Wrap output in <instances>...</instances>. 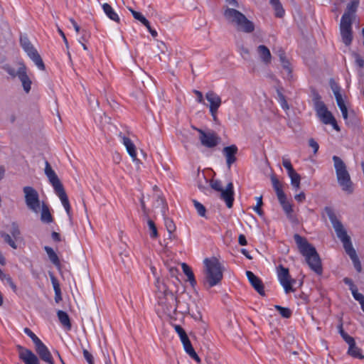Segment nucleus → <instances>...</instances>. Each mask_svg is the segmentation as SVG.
Listing matches in <instances>:
<instances>
[{"label": "nucleus", "mask_w": 364, "mask_h": 364, "mask_svg": "<svg viewBox=\"0 0 364 364\" xmlns=\"http://www.w3.org/2000/svg\"><path fill=\"white\" fill-rule=\"evenodd\" d=\"M181 267L183 273L187 276L188 281L191 283L192 287H194L196 284V281L195 279V277L191 267L186 263L181 264Z\"/></svg>", "instance_id": "obj_29"}, {"label": "nucleus", "mask_w": 364, "mask_h": 364, "mask_svg": "<svg viewBox=\"0 0 364 364\" xmlns=\"http://www.w3.org/2000/svg\"><path fill=\"white\" fill-rule=\"evenodd\" d=\"M288 176L291 179V186L296 190L299 189L300 188V181H301L300 175L294 171L291 173H289L288 174Z\"/></svg>", "instance_id": "obj_33"}, {"label": "nucleus", "mask_w": 364, "mask_h": 364, "mask_svg": "<svg viewBox=\"0 0 364 364\" xmlns=\"http://www.w3.org/2000/svg\"><path fill=\"white\" fill-rule=\"evenodd\" d=\"M282 65L283 68L287 71V74L290 75L291 73V68L290 63L289 62V60L287 59L286 60L282 62Z\"/></svg>", "instance_id": "obj_55"}, {"label": "nucleus", "mask_w": 364, "mask_h": 364, "mask_svg": "<svg viewBox=\"0 0 364 364\" xmlns=\"http://www.w3.org/2000/svg\"><path fill=\"white\" fill-rule=\"evenodd\" d=\"M332 159L338 184L343 191L351 193L353 192V184L345 163L337 156H333Z\"/></svg>", "instance_id": "obj_7"}, {"label": "nucleus", "mask_w": 364, "mask_h": 364, "mask_svg": "<svg viewBox=\"0 0 364 364\" xmlns=\"http://www.w3.org/2000/svg\"><path fill=\"white\" fill-rule=\"evenodd\" d=\"M0 279L3 282H6L9 286L12 289V290L14 291V292H16L17 291V287L16 285L14 283L11 277L9 275V274H6L5 273H4L1 269H0Z\"/></svg>", "instance_id": "obj_34"}, {"label": "nucleus", "mask_w": 364, "mask_h": 364, "mask_svg": "<svg viewBox=\"0 0 364 364\" xmlns=\"http://www.w3.org/2000/svg\"><path fill=\"white\" fill-rule=\"evenodd\" d=\"M315 108L318 117L320 118V119L322 121L323 124H331L336 130H339V127L337 125L336 119H334L331 113L329 111H328L323 102H316Z\"/></svg>", "instance_id": "obj_12"}, {"label": "nucleus", "mask_w": 364, "mask_h": 364, "mask_svg": "<svg viewBox=\"0 0 364 364\" xmlns=\"http://www.w3.org/2000/svg\"><path fill=\"white\" fill-rule=\"evenodd\" d=\"M351 293L353 298L358 301L360 304L364 302V296L362 294L358 292L357 288L352 291Z\"/></svg>", "instance_id": "obj_49"}, {"label": "nucleus", "mask_w": 364, "mask_h": 364, "mask_svg": "<svg viewBox=\"0 0 364 364\" xmlns=\"http://www.w3.org/2000/svg\"><path fill=\"white\" fill-rule=\"evenodd\" d=\"M83 356L89 364H94L93 356L87 350H83Z\"/></svg>", "instance_id": "obj_51"}, {"label": "nucleus", "mask_w": 364, "mask_h": 364, "mask_svg": "<svg viewBox=\"0 0 364 364\" xmlns=\"http://www.w3.org/2000/svg\"><path fill=\"white\" fill-rule=\"evenodd\" d=\"M158 202L160 203V204H161L162 207H161V213H162V215L164 216L166 215V210L167 209V205L166 203V201L164 200V198H159V200H158Z\"/></svg>", "instance_id": "obj_56"}, {"label": "nucleus", "mask_w": 364, "mask_h": 364, "mask_svg": "<svg viewBox=\"0 0 364 364\" xmlns=\"http://www.w3.org/2000/svg\"><path fill=\"white\" fill-rule=\"evenodd\" d=\"M203 180H204L205 184L203 185L200 183H198V186L200 190H201L205 193H207V192L209 191V189L208 188V185H209V181L204 176H203Z\"/></svg>", "instance_id": "obj_50"}, {"label": "nucleus", "mask_w": 364, "mask_h": 364, "mask_svg": "<svg viewBox=\"0 0 364 364\" xmlns=\"http://www.w3.org/2000/svg\"><path fill=\"white\" fill-rule=\"evenodd\" d=\"M82 36L79 38L78 42L79 43H82V41L87 42L90 37V33L88 31H87L86 30H82Z\"/></svg>", "instance_id": "obj_53"}, {"label": "nucleus", "mask_w": 364, "mask_h": 364, "mask_svg": "<svg viewBox=\"0 0 364 364\" xmlns=\"http://www.w3.org/2000/svg\"><path fill=\"white\" fill-rule=\"evenodd\" d=\"M294 198L296 201L299 202V203H301L303 201L305 200L306 199V196H305V193L304 192H301L299 194H296L295 196H294Z\"/></svg>", "instance_id": "obj_61"}, {"label": "nucleus", "mask_w": 364, "mask_h": 364, "mask_svg": "<svg viewBox=\"0 0 364 364\" xmlns=\"http://www.w3.org/2000/svg\"><path fill=\"white\" fill-rule=\"evenodd\" d=\"M9 231H10L11 235L12 236V237L14 240H18V238L20 237V235H21V231H20L19 228L16 223H13L11 224Z\"/></svg>", "instance_id": "obj_39"}, {"label": "nucleus", "mask_w": 364, "mask_h": 364, "mask_svg": "<svg viewBox=\"0 0 364 364\" xmlns=\"http://www.w3.org/2000/svg\"><path fill=\"white\" fill-rule=\"evenodd\" d=\"M19 358L25 364H41L40 360L31 350L18 346Z\"/></svg>", "instance_id": "obj_14"}, {"label": "nucleus", "mask_w": 364, "mask_h": 364, "mask_svg": "<svg viewBox=\"0 0 364 364\" xmlns=\"http://www.w3.org/2000/svg\"><path fill=\"white\" fill-rule=\"evenodd\" d=\"M325 211L335 230L337 237L342 242L346 252L351 259L355 269L358 272H360L362 271L360 262L355 249L353 247L350 237L348 235L343 224L337 219L333 210L331 208L326 207L325 208Z\"/></svg>", "instance_id": "obj_1"}, {"label": "nucleus", "mask_w": 364, "mask_h": 364, "mask_svg": "<svg viewBox=\"0 0 364 364\" xmlns=\"http://www.w3.org/2000/svg\"><path fill=\"white\" fill-rule=\"evenodd\" d=\"M275 11H276V16L278 17H282L284 14V10L282 8V6L281 4H278L276 6H273Z\"/></svg>", "instance_id": "obj_54"}, {"label": "nucleus", "mask_w": 364, "mask_h": 364, "mask_svg": "<svg viewBox=\"0 0 364 364\" xmlns=\"http://www.w3.org/2000/svg\"><path fill=\"white\" fill-rule=\"evenodd\" d=\"M309 145L313 149L314 153L316 154L319 148L318 144L314 139H310L309 140Z\"/></svg>", "instance_id": "obj_52"}, {"label": "nucleus", "mask_w": 364, "mask_h": 364, "mask_svg": "<svg viewBox=\"0 0 364 364\" xmlns=\"http://www.w3.org/2000/svg\"><path fill=\"white\" fill-rule=\"evenodd\" d=\"M262 205V197L261 196L260 197H257V204L253 208V209L259 215H262V213H263L262 210H261Z\"/></svg>", "instance_id": "obj_48"}, {"label": "nucleus", "mask_w": 364, "mask_h": 364, "mask_svg": "<svg viewBox=\"0 0 364 364\" xmlns=\"http://www.w3.org/2000/svg\"><path fill=\"white\" fill-rule=\"evenodd\" d=\"M354 56H355V60L356 64L360 68H363L364 66L363 59L358 54H354Z\"/></svg>", "instance_id": "obj_59"}, {"label": "nucleus", "mask_w": 364, "mask_h": 364, "mask_svg": "<svg viewBox=\"0 0 364 364\" xmlns=\"http://www.w3.org/2000/svg\"><path fill=\"white\" fill-rule=\"evenodd\" d=\"M203 284L206 288H211L219 284L223 277V267L219 260L212 257L203 260Z\"/></svg>", "instance_id": "obj_3"}, {"label": "nucleus", "mask_w": 364, "mask_h": 364, "mask_svg": "<svg viewBox=\"0 0 364 364\" xmlns=\"http://www.w3.org/2000/svg\"><path fill=\"white\" fill-rule=\"evenodd\" d=\"M44 250L46 252L48 257L50 261L56 267H60V262L58 258V256L53 250L52 247L48 246H45Z\"/></svg>", "instance_id": "obj_28"}, {"label": "nucleus", "mask_w": 364, "mask_h": 364, "mask_svg": "<svg viewBox=\"0 0 364 364\" xmlns=\"http://www.w3.org/2000/svg\"><path fill=\"white\" fill-rule=\"evenodd\" d=\"M50 280H51V283H52L54 291H58L61 290L59 282L57 279V278L51 273H50Z\"/></svg>", "instance_id": "obj_47"}, {"label": "nucleus", "mask_w": 364, "mask_h": 364, "mask_svg": "<svg viewBox=\"0 0 364 364\" xmlns=\"http://www.w3.org/2000/svg\"><path fill=\"white\" fill-rule=\"evenodd\" d=\"M343 282L349 286L350 290L351 291L356 289V287L354 285L353 281L350 279L346 277L344 278Z\"/></svg>", "instance_id": "obj_58"}, {"label": "nucleus", "mask_w": 364, "mask_h": 364, "mask_svg": "<svg viewBox=\"0 0 364 364\" xmlns=\"http://www.w3.org/2000/svg\"><path fill=\"white\" fill-rule=\"evenodd\" d=\"M41 220L44 223H51L53 222V217L50 214L49 207L42 202L41 206Z\"/></svg>", "instance_id": "obj_25"}, {"label": "nucleus", "mask_w": 364, "mask_h": 364, "mask_svg": "<svg viewBox=\"0 0 364 364\" xmlns=\"http://www.w3.org/2000/svg\"><path fill=\"white\" fill-rule=\"evenodd\" d=\"M174 328H175V331L177 332V333L178 334V336H180L181 335H183V333H185V331L183 330V328L179 326V325H175L174 326Z\"/></svg>", "instance_id": "obj_64"}, {"label": "nucleus", "mask_w": 364, "mask_h": 364, "mask_svg": "<svg viewBox=\"0 0 364 364\" xmlns=\"http://www.w3.org/2000/svg\"><path fill=\"white\" fill-rule=\"evenodd\" d=\"M164 224L169 234H171L175 231L176 226L171 219L164 217Z\"/></svg>", "instance_id": "obj_41"}, {"label": "nucleus", "mask_w": 364, "mask_h": 364, "mask_svg": "<svg viewBox=\"0 0 364 364\" xmlns=\"http://www.w3.org/2000/svg\"><path fill=\"white\" fill-rule=\"evenodd\" d=\"M102 9L105 14L107 16V17H109L111 20L115 22H119V17L118 14L115 12V11L109 4H103Z\"/></svg>", "instance_id": "obj_26"}, {"label": "nucleus", "mask_w": 364, "mask_h": 364, "mask_svg": "<svg viewBox=\"0 0 364 364\" xmlns=\"http://www.w3.org/2000/svg\"><path fill=\"white\" fill-rule=\"evenodd\" d=\"M257 53L261 60L265 63L269 64L271 62L272 55L267 47L261 45L257 47Z\"/></svg>", "instance_id": "obj_24"}, {"label": "nucleus", "mask_w": 364, "mask_h": 364, "mask_svg": "<svg viewBox=\"0 0 364 364\" xmlns=\"http://www.w3.org/2000/svg\"><path fill=\"white\" fill-rule=\"evenodd\" d=\"M282 165L287 170L288 174L289 173H291V172L295 171L294 169V168H293V166L291 165V161H290V160L289 159L283 157L282 158Z\"/></svg>", "instance_id": "obj_43"}, {"label": "nucleus", "mask_w": 364, "mask_h": 364, "mask_svg": "<svg viewBox=\"0 0 364 364\" xmlns=\"http://www.w3.org/2000/svg\"><path fill=\"white\" fill-rule=\"evenodd\" d=\"M238 242L240 245H247V240L244 235H239Z\"/></svg>", "instance_id": "obj_63"}, {"label": "nucleus", "mask_w": 364, "mask_h": 364, "mask_svg": "<svg viewBox=\"0 0 364 364\" xmlns=\"http://www.w3.org/2000/svg\"><path fill=\"white\" fill-rule=\"evenodd\" d=\"M239 50L242 58L244 59H247L249 56V50L243 46H241L240 47Z\"/></svg>", "instance_id": "obj_57"}, {"label": "nucleus", "mask_w": 364, "mask_h": 364, "mask_svg": "<svg viewBox=\"0 0 364 364\" xmlns=\"http://www.w3.org/2000/svg\"><path fill=\"white\" fill-rule=\"evenodd\" d=\"M3 69L12 77L18 76V68L15 69L9 64H6L3 66Z\"/></svg>", "instance_id": "obj_38"}, {"label": "nucleus", "mask_w": 364, "mask_h": 364, "mask_svg": "<svg viewBox=\"0 0 364 364\" xmlns=\"http://www.w3.org/2000/svg\"><path fill=\"white\" fill-rule=\"evenodd\" d=\"M277 277L286 294L295 291L292 286L296 283V280L291 278L287 268L279 265L277 269Z\"/></svg>", "instance_id": "obj_11"}, {"label": "nucleus", "mask_w": 364, "mask_h": 364, "mask_svg": "<svg viewBox=\"0 0 364 364\" xmlns=\"http://www.w3.org/2000/svg\"><path fill=\"white\" fill-rule=\"evenodd\" d=\"M20 44L28 56L33 60L38 69L45 70V65L36 49L26 36H21Z\"/></svg>", "instance_id": "obj_10"}, {"label": "nucleus", "mask_w": 364, "mask_h": 364, "mask_svg": "<svg viewBox=\"0 0 364 364\" xmlns=\"http://www.w3.org/2000/svg\"><path fill=\"white\" fill-rule=\"evenodd\" d=\"M179 337L181 338V341L183 345H186L190 342V340L186 333H183V335H181Z\"/></svg>", "instance_id": "obj_62"}, {"label": "nucleus", "mask_w": 364, "mask_h": 364, "mask_svg": "<svg viewBox=\"0 0 364 364\" xmlns=\"http://www.w3.org/2000/svg\"><path fill=\"white\" fill-rule=\"evenodd\" d=\"M278 98H279V100H278L279 102L281 107H282V109L284 110L289 109V105L285 99V97L280 92H278Z\"/></svg>", "instance_id": "obj_44"}, {"label": "nucleus", "mask_w": 364, "mask_h": 364, "mask_svg": "<svg viewBox=\"0 0 364 364\" xmlns=\"http://www.w3.org/2000/svg\"><path fill=\"white\" fill-rule=\"evenodd\" d=\"M275 309L279 311L280 315L284 318H288L291 316L292 311L289 308L282 307V306L276 305Z\"/></svg>", "instance_id": "obj_37"}, {"label": "nucleus", "mask_w": 364, "mask_h": 364, "mask_svg": "<svg viewBox=\"0 0 364 364\" xmlns=\"http://www.w3.org/2000/svg\"><path fill=\"white\" fill-rule=\"evenodd\" d=\"M58 318L60 323L68 330L71 328V323L68 314L62 310L57 311Z\"/></svg>", "instance_id": "obj_27"}, {"label": "nucleus", "mask_w": 364, "mask_h": 364, "mask_svg": "<svg viewBox=\"0 0 364 364\" xmlns=\"http://www.w3.org/2000/svg\"><path fill=\"white\" fill-rule=\"evenodd\" d=\"M193 92L195 93V95L197 97V102L199 103H204V100H203V96L202 92L200 91H198L196 90H195L193 91Z\"/></svg>", "instance_id": "obj_60"}, {"label": "nucleus", "mask_w": 364, "mask_h": 364, "mask_svg": "<svg viewBox=\"0 0 364 364\" xmlns=\"http://www.w3.org/2000/svg\"><path fill=\"white\" fill-rule=\"evenodd\" d=\"M156 287L157 289L158 302L164 308V313L168 315L175 314L181 305L175 295L167 289L165 284L159 279L156 281Z\"/></svg>", "instance_id": "obj_4"}, {"label": "nucleus", "mask_w": 364, "mask_h": 364, "mask_svg": "<svg viewBox=\"0 0 364 364\" xmlns=\"http://www.w3.org/2000/svg\"><path fill=\"white\" fill-rule=\"evenodd\" d=\"M277 198L287 216L291 218L293 213L292 204L287 200L286 195H283Z\"/></svg>", "instance_id": "obj_23"}, {"label": "nucleus", "mask_w": 364, "mask_h": 364, "mask_svg": "<svg viewBox=\"0 0 364 364\" xmlns=\"http://www.w3.org/2000/svg\"><path fill=\"white\" fill-rule=\"evenodd\" d=\"M339 333L342 338L344 339V341L348 344L350 343H353L354 341V338L349 335H348L343 329L342 326H340L339 327Z\"/></svg>", "instance_id": "obj_46"}, {"label": "nucleus", "mask_w": 364, "mask_h": 364, "mask_svg": "<svg viewBox=\"0 0 364 364\" xmlns=\"http://www.w3.org/2000/svg\"><path fill=\"white\" fill-rule=\"evenodd\" d=\"M359 0H351V1L349 4H348L346 10L343 15L342 16L341 20H343V21H347L353 22V18H354L355 14L359 6Z\"/></svg>", "instance_id": "obj_20"}, {"label": "nucleus", "mask_w": 364, "mask_h": 364, "mask_svg": "<svg viewBox=\"0 0 364 364\" xmlns=\"http://www.w3.org/2000/svg\"><path fill=\"white\" fill-rule=\"evenodd\" d=\"M272 183L273 186V188L276 192L277 198L285 195L284 192L282 190V185L279 182V181L274 176H272L271 177Z\"/></svg>", "instance_id": "obj_31"}, {"label": "nucleus", "mask_w": 364, "mask_h": 364, "mask_svg": "<svg viewBox=\"0 0 364 364\" xmlns=\"http://www.w3.org/2000/svg\"><path fill=\"white\" fill-rule=\"evenodd\" d=\"M193 203L194 207L196 209L198 215L201 217H205V213H206V209H205V206L203 204H201L200 203H199L198 201H197L196 200H193Z\"/></svg>", "instance_id": "obj_40"}, {"label": "nucleus", "mask_w": 364, "mask_h": 364, "mask_svg": "<svg viewBox=\"0 0 364 364\" xmlns=\"http://www.w3.org/2000/svg\"><path fill=\"white\" fill-rule=\"evenodd\" d=\"M209 186L220 193V198L225 202L228 208H230L232 207L234 201V191L233 184L230 182L225 189L223 188L221 181L218 180H211L209 181Z\"/></svg>", "instance_id": "obj_8"}, {"label": "nucleus", "mask_w": 364, "mask_h": 364, "mask_svg": "<svg viewBox=\"0 0 364 364\" xmlns=\"http://www.w3.org/2000/svg\"><path fill=\"white\" fill-rule=\"evenodd\" d=\"M238 151V149L236 145H230L225 146L223 153L226 158V164L228 167L230 168L233 163L236 161V154Z\"/></svg>", "instance_id": "obj_19"}, {"label": "nucleus", "mask_w": 364, "mask_h": 364, "mask_svg": "<svg viewBox=\"0 0 364 364\" xmlns=\"http://www.w3.org/2000/svg\"><path fill=\"white\" fill-rule=\"evenodd\" d=\"M18 79L21 82L24 91L28 93L31 90V81L26 74V68L23 63H18Z\"/></svg>", "instance_id": "obj_18"}, {"label": "nucleus", "mask_w": 364, "mask_h": 364, "mask_svg": "<svg viewBox=\"0 0 364 364\" xmlns=\"http://www.w3.org/2000/svg\"><path fill=\"white\" fill-rule=\"evenodd\" d=\"M348 353L350 355L360 359L364 358V355L360 354V349L356 346L355 341L353 343H348Z\"/></svg>", "instance_id": "obj_30"}, {"label": "nucleus", "mask_w": 364, "mask_h": 364, "mask_svg": "<svg viewBox=\"0 0 364 364\" xmlns=\"http://www.w3.org/2000/svg\"><path fill=\"white\" fill-rule=\"evenodd\" d=\"M246 275H247V277L250 283L254 287V289L260 295H262V296L264 295V286H263L262 280L251 271H247Z\"/></svg>", "instance_id": "obj_21"}, {"label": "nucleus", "mask_w": 364, "mask_h": 364, "mask_svg": "<svg viewBox=\"0 0 364 364\" xmlns=\"http://www.w3.org/2000/svg\"><path fill=\"white\" fill-rule=\"evenodd\" d=\"M205 99L209 102V109L211 115H215L222 103L220 97L213 91H208L205 94Z\"/></svg>", "instance_id": "obj_17"}, {"label": "nucleus", "mask_w": 364, "mask_h": 364, "mask_svg": "<svg viewBox=\"0 0 364 364\" xmlns=\"http://www.w3.org/2000/svg\"><path fill=\"white\" fill-rule=\"evenodd\" d=\"M120 137L122 139V144L126 147V149H127L128 154H129V156H131V158L132 159V160L134 161H137L136 146L134 145V144L132 142V141L129 138H128L125 136H120Z\"/></svg>", "instance_id": "obj_22"}, {"label": "nucleus", "mask_w": 364, "mask_h": 364, "mask_svg": "<svg viewBox=\"0 0 364 364\" xmlns=\"http://www.w3.org/2000/svg\"><path fill=\"white\" fill-rule=\"evenodd\" d=\"M23 332L32 340L34 345L41 341V339L28 328H25Z\"/></svg>", "instance_id": "obj_42"}, {"label": "nucleus", "mask_w": 364, "mask_h": 364, "mask_svg": "<svg viewBox=\"0 0 364 364\" xmlns=\"http://www.w3.org/2000/svg\"><path fill=\"white\" fill-rule=\"evenodd\" d=\"M352 23L351 21L341 20L340 30L342 38V41L346 45L349 46L353 40L352 35Z\"/></svg>", "instance_id": "obj_16"}, {"label": "nucleus", "mask_w": 364, "mask_h": 364, "mask_svg": "<svg viewBox=\"0 0 364 364\" xmlns=\"http://www.w3.org/2000/svg\"><path fill=\"white\" fill-rule=\"evenodd\" d=\"M34 346L36 353L42 360L48 364H55L51 353L41 340Z\"/></svg>", "instance_id": "obj_15"}, {"label": "nucleus", "mask_w": 364, "mask_h": 364, "mask_svg": "<svg viewBox=\"0 0 364 364\" xmlns=\"http://www.w3.org/2000/svg\"><path fill=\"white\" fill-rule=\"evenodd\" d=\"M23 193L26 207L34 213H38L42 202L38 191L32 186H28L23 188Z\"/></svg>", "instance_id": "obj_9"}, {"label": "nucleus", "mask_w": 364, "mask_h": 364, "mask_svg": "<svg viewBox=\"0 0 364 364\" xmlns=\"http://www.w3.org/2000/svg\"><path fill=\"white\" fill-rule=\"evenodd\" d=\"M227 21L239 31L251 33L255 29L254 23L248 20L244 14L235 9H227L224 11Z\"/></svg>", "instance_id": "obj_6"}, {"label": "nucleus", "mask_w": 364, "mask_h": 364, "mask_svg": "<svg viewBox=\"0 0 364 364\" xmlns=\"http://www.w3.org/2000/svg\"><path fill=\"white\" fill-rule=\"evenodd\" d=\"M336 102H337L338 107L340 108V109L341 111L342 116H343V119H348V109L345 105V102L342 97V95H338V96H336Z\"/></svg>", "instance_id": "obj_32"}, {"label": "nucleus", "mask_w": 364, "mask_h": 364, "mask_svg": "<svg viewBox=\"0 0 364 364\" xmlns=\"http://www.w3.org/2000/svg\"><path fill=\"white\" fill-rule=\"evenodd\" d=\"M148 226L151 231L150 236L153 238L156 237L158 235L157 230L154 223L151 220H148Z\"/></svg>", "instance_id": "obj_45"}, {"label": "nucleus", "mask_w": 364, "mask_h": 364, "mask_svg": "<svg viewBox=\"0 0 364 364\" xmlns=\"http://www.w3.org/2000/svg\"><path fill=\"white\" fill-rule=\"evenodd\" d=\"M45 173L48 177L49 182L51 183L55 194L60 198L62 205H63L68 217L70 218L71 208L68 198L67 196V194L65 191L62 183L60 182L55 172L53 170V168H51L50 165L48 161H46Z\"/></svg>", "instance_id": "obj_5"}, {"label": "nucleus", "mask_w": 364, "mask_h": 364, "mask_svg": "<svg viewBox=\"0 0 364 364\" xmlns=\"http://www.w3.org/2000/svg\"><path fill=\"white\" fill-rule=\"evenodd\" d=\"M295 242L299 252L305 257L306 261L314 272L318 274L322 273L321 261L314 247H313L304 237L296 234Z\"/></svg>", "instance_id": "obj_2"}, {"label": "nucleus", "mask_w": 364, "mask_h": 364, "mask_svg": "<svg viewBox=\"0 0 364 364\" xmlns=\"http://www.w3.org/2000/svg\"><path fill=\"white\" fill-rule=\"evenodd\" d=\"M199 133V140L201 144L208 148L216 146L220 140V138L213 132H204L198 128H194Z\"/></svg>", "instance_id": "obj_13"}, {"label": "nucleus", "mask_w": 364, "mask_h": 364, "mask_svg": "<svg viewBox=\"0 0 364 364\" xmlns=\"http://www.w3.org/2000/svg\"><path fill=\"white\" fill-rule=\"evenodd\" d=\"M129 10L135 19L139 21L146 28H149V21L140 12L136 11L131 9Z\"/></svg>", "instance_id": "obj_36"}, {"label": "nucleus", "mask_w": 364, "mask_h": 364, "mask_svg": "<svg viewBox=\"0 0 364 364\" xmlns=\"http://www.w3.org/2000/svg\"><path fill=\"white\" fill-rule=\"evenodd\" d=\"M1 237L4 239V242L9 245L13 249H17V245L16 244V240L12 236L5 232H0Z\"/></svg>", "instance_id": "obj_35"}]
</instances>
